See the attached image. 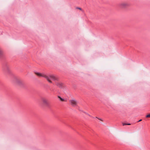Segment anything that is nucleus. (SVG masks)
Here are the masks:
<instances>
[{"label": "nucleus", "mask_w": 150, "mask_h": 150, "mask_svg": "<svg viewBox=\"0 0 150 150\" xmlns=\"http://www.w3.org/2000/svg\"><path fill=\"white\" fill-rule=\"evenodd\" d=\"M128 6V4L126 3H122L120 4V7L122 8H125Z\"/></svg>", "instance_id": "39448f33"}, {"label": "nucleus", "mask_w": 150, "mask_h": 150, "mask_svg": "<svg viewBox=\"0 0 150 150\" xmlns=\"http://www.w3.org/2000/svg\"><path fill=\"white\" fill-rule=\"evenodd\" d=\"M142 120V119H140V120H139L138 122H139L141 121Z\"/></svg>", "instance_id": "ddd939ff"}, {"label": "nucleus", "mask_w": 150, "mask_h": 150, "mask_svg": "<svg viewBox=\"0 0 150 150\" xmlns=\"http://www.w3.org/2000/svg\"><path fill=\"white\" fill-rule=\"evenodd\" d=\"M122 125L123 126H125V125H131V124L130 123H123L122 124Z\"/></svg>", "instance_id": "1a4fd4ad"}, {"label": "nucleus", "mask_w": 150, "mask_h": 150, "mask_svg": "<svg viewBox=\"0 0 150 150\" xmlns=\"http://www.w3.org/2000/svg\"><path fill=\"white\" fill-rule=\"evenodd\" d=\"M98 119L102 121H103V120L100 118H98Z\"/></svg>", "instance_id": "4468645a"}, {"label": "nucleus", "mask_w": 150, "mask_h": 150, "mask_svg": "<svg viewBox=\"0 0 150 150\" xmlns=\"http://www.w3.org/2000/svg\"><path fill=\"white\" fill-rule=\"evenodd\" d=\"M76 8L78 9H79V10H82V9L81 8H80L77 7H76Z\"/></svg>", "instance_id": "f8f14e48"}, {"label": "nucleus", "mask_w": 150, "mask_h": 150, "mask_svg": "<svg viewBox=\"0 0 150 150\" xmlns=\"http://www.w3.org/2000/svg\"><path fill=\"white\" fill-rule=\"evenodd\" d=\"M58 98H59L60 100L61 101H64V99L61 98L60 96H58Z\"/></svg>", "instance_id": "6e6552de"}, {"label": "nucleus", "mask_w": 150, "mask_h": 150, "mask_svg": "<svg viewBox=\"0 0 150 150\" xmlns=\"http://www.w3.org/2000/svg\"><path fill=\"white\" fill-rule=\"evenodd\" d=\"M3 56V53L1 49L0 48V58H1Z\"/></svg>", "instance_id": "0eeeda50"}, {"label": "nucleus", "mask_w": 150, "mask_h": 150, "mask_svg": "<svg viewBox=\"0 0 150 150\" xmlns=\"http://www.w3.org/2000/svg\"><path fill=\"white\" fill-rule=\"evenodd\" d=\"M69 102L71 105L73 106H76L78 103L76 100L74 99L70 100Z\"/></svg>", "instance_id": "7ed1b4c3"}, {"label": "nucleus", "mask_w": 150, "mask_h": 150, "mask_svg": "<svg viewBox=\"0 0 150 150\" xmlns=\"http://www.w3.org/2000/svg\"><path fill=\"white\" fill-rule=\"evenodd\" d=\"M3 68L4 71L8 73H10V70L8 67V64L5 62L3 64Z\"/></svg>", "instance_id": "f03ea898"}, {"label": "nucleus", "mask_w": 150, "mask_h": 150, "mask_svg": "<svg viewBox=\"0 0 150 150\" xmlns=\"http://www.w3.org/2000/svg\"><path fill=\"white\" fill-rule=\"evenodd\" d=\"M56 85L59 88H62V83H61L56 82Z\"/></svg>", "instance_id": "423d86ee"}, {"label": "nucleus", "mask_w": 150, "mask_h": 150, "mask_svg": "<svg viewBox=\"0 0 150 150\" xmlns=\"http://www.w3.org/2000/svg\"><path fill=\"white\" fill-rule=\"evenodd\" d=\"M87 114L88 115V116H90V115H89L88 114Z\"/></svg>", "instance_id": "2eb2a0df"}, {"label": "nucleus", "mask_w": 150, "mask_h": 150, "mask_svg": "<svg viewBox=\"0 0 150 150\" xmlns=\"http://www.w3.org/2000/svg\"><path fill=\"white\" fill-rule=\"evenodd\" d=\"M146 117H150V114L147 115L146 116Z\"/></svg>", "instance_id": "9d476101"}, {"label": "nucleus", "mask_w": 150, "mask_h": 150, "mask_svg": "<svg viewBox=\"0 0 150 150\" xmlns=\"http://www.w3.org/2000/svg\"><path fill=\"white\" fill-rule=\"evenodd\" d=\"M42 101L44 105L46 107L48 108L50 107V105L49 103H48L47 100L44 98H42Z\"/></svg>", "instance_id": "20e7f679"}, {"label": "nucleus", "mask_w": 150, "mask_h": 150, "mask_svg": "<svg viewBox=\"0 0 150 150\" xmlns=\"http://www.w3.org/2000/svg\"><path fill=\"white\" fill-rule=\"evenodd\" d=\"M18 84H19V85H21V84H22L21 82L20 81H18Z\"/></svg>", "instance_id": "9b49d317"}, {"label": "nucleus", "mask_w": 150, "mask_h": 150, "mask_svg": "<svg viewBox=\"0 0 150 150\" xmlns=\"http://www.w3.org/2000/svg\"><path fill=\"white\" fill-rule=\"evenodd\" d=\"M35 73L38 76L45 78L50 83H52L51 80L54 81H57L58 79L53 75H47L45 74L35 72Z\"/></svg>", "instance_id": "f257e3e1"}]
</instances>
